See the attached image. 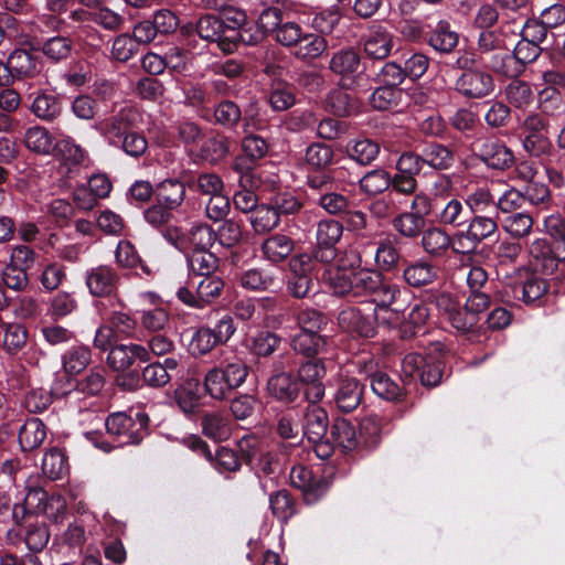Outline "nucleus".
Listing matches in <instances>:
<instances>
[{
  "instance_id": "nucleus-48",
  "label": "nucleus",
  "mask_w": 565,
  "mask_h": 565,
  "mask_svg": "<svg viewBox=\"0 0 565 565\" xmlns=\"http://www.w3.org/2000/svg\"><path fill=\"white\" fill-rule=\"evenodd\" d=\"M498 231V223L494 217L476 214L470 221L467 236L473 243H481L491 237Z\"/></svg>"
},
{
  "instance_id": "nucleus-32",
  "label": "nucleus",
  "mask_w": 565,
  "mask_h": 565,
  "mask_svg": "<svg viewBox=\"0 0 565 565\" xmlns=\"http://www.w3.org/2000/svg\"><path fill=\"white\" fill-rule=\"evenodd\" d=\"M7 61L14 78L34 77L40 73V62L25 50H14Z\"/></svg>"
},
{
  "instance_id": "nucleus-51",
  "label": "nucleus",
  "mask_w": 565,
  "mask_h": 565,
  "mask_svg": "<svg viewBox=\"0 0 565 565\" xmlns=\"http://www.w3.org/2000/svg\"><path fill=\"white\" fill-rule=\"evenodd\" d=\"M402 258V254L390 241H382L379 243L374 260L376 269L382 274L384 271H392L397 268Z\"/></svg>"
},
{
  "instance_id": "nucleus-1",
  "label": "nucleus",
  "mask_w": 565,
  "mask_h": 565,
  "mask_svg": "<svg viewBox=\"0 0 565 565\" xmlns=\"http://www.w3.org/2000/svg\"><path fill=\"white\" fill-rule=\"evenodd\" d=\"M324 282L338 296L356 299L374 296L382 310L401 313L409 303L407 289L386 281L384 275L375 268L364 267L351 276H340L339 271L332 270L324 276Z\"/></svg>"
},
{
  "instance_id": "nucleus-15",
  "label": "nucleus",
  "mask_w": 565,
  "mask_h": 565,
  "mask_svg": "<svg viewBox=\"0 0 565 565\" xmlns=\"http://www.w3.org/2000/svg\"><path fill=\"white\" fill-rule=\"evenodd\" d=\"M137 360L140 362L149 361L148 349L137 343L114 345L107 355V364L114 371H126Z\"/></svg>"
},
{
  "instance_id": "nucleus-24",
  "label": "nucleus",
  "mask_w": 565,
  "mask_h": 565,
  "mask_svg": "<svg viewBox=\"0 0 565 565\" xmlns=\"http://www.w3.org/2000/svg\"><path fill=\"white\" fill-rule=\"evenodd\" d=\"M332 345V339L326 334H321L320 332L298 333L292 339V347L295 351L308 358L327 354Z\"/></svg>"
},
{
  "instance_id": "nucleus-46",
  "label": "nucleus",
  "mask_w": 565,
  "mask_h": 565,
  "mask_svg": "<svg viewBox=\"0 0 565 565\" xmlns=\"http://www.w3.org/2000/svg\"><path fill=\"white\" fill-rule=\"evenodd\" d=\"M392 184L391 174L384 169H374L359 179L360 190L369 195H376L386 191Z\"/></svg>"
},
{
  "instance_id": "nucleus-35",
  "label": "nucleus",
  "mask_w": 565,
  "mask_h": 565,
  "mask_svg": "<svg viewBox=\"0 0 565 565\" xmlns=\"http://www.w3.org/2000/svg\"><path fill=\"white\" fill-rule=\"evenodd\" d=\"M380 149V145L369 138H356L350 140L347 145L349 158L361 166L372 163L379 157Z\"/></svg>"
},
{
  "instance_id": "nucleus-59",
  "label": "nucleus",
  "mask_w": 565,
  "mask_h": 565,
  "mask_svg": "<svg viewBox=\"0 0 565 565\" xmlns=\"http://www.w3.org/2000/svg\"><path fill=\"white\" fill-rule=\"evenodd\" d=\"M269 505L273 514L284 522L289 520L296 512L295 502L285 489L270 494Z\"/></svg>"
},
{
  "instance_id": "nucleus-19",
  "label": "nucleus",
  "mask_w": 565,
  "mask_h": 565,
  "mask_svg": "<svg viewBox=\"0 0 565 565\" xmlns=\"http://www.w3.org/2000/svg\"><path fill=\"white\" fill-rule=\"evenodd\" d=\"M329 427L327 411L319 402H308L302 415L303 435L309 441H317L326 437Z\"/></svg>"
},
{
  "instance_id": "nucleus-62",
  "label": "nucleus",
  "mask_w": 565,
  "mask_h": 565,
  "mask_svg": "<svg viewBox=\"0 0 565 565\" xmlns=\"http://www.w3.org/2000/svg\"><path fill=\"white\" fill-rule=\"evenodd\" d=\"M382 437V420L375 416L370 415L362 419L360 425V444L366 448H372L379 445Z\"/></svg>"
},
{
  "instance_id": "nucleus-42",
  "label": "nucleus",
  "mask_w": 565,
  "mask_h": 565,
  "mask_svg": "<svg viewBox=\"0 0 565 565\" xmlns=\"http://www.w3.org/2000/svg\"><path fill=\"white\" fill-rule=\"evenodd\" d=\"M66 456L58 448H51L44 454L42 472L51 480L63 479L68 473Z\"/></svg>"
},
{
  "instance_id": "nucleus-14",
  "label": "nucleus",
  "mask_w": 565,
  "mask_h": 565,
  "mask_svg": "<svg viewBox=\"0 0 565 565\" xmlns=\"http://www.w3.org/2000/svg\"><path fill=\"white\" fill-rule=\"evenodd\" d=\"M365 54L373 60L386 58L394 46V35L383 25L373 24L362 38Z\"/></svg>"
},
{
  "instance_id": "nucleus-7",
  "label": "nucleus",
  "mask_w": 565,
  "mask_h": 565,
  "mask_svg": "<svg viewBox=\"0 0 565 565\" xmlns=\"http://www.w3.org/2000/svg\"><path fill=\"white\" fill-rule=\"evenodd\" d=\"M327 374L326 364L321 359L309 360L297 370L298 384L302 385L307 402H321L326 394L323 379Z\"/></svg>"
},
{
  "instance_id": "nucleus-45",
  "label": "nucleus",
  "mask_w": 565,
  "mask_h": 565,
  "mask_svg": "<svg viewBox=\"0 0 565 565\" xmlns=\"http://www.w3.org/2000/svg\"><path fill=\"white\" fill-rule=\"evenodd\" d=\"M362 264L363 259L359 250L352 247L344 248L338 256L337 265L324 269L322 280L324 281V276L332 270L339 271L340 276H351L352 273L364 268Z\"/></svg>"
},
{
  "instance_id": "nucleus-52",
  "label": "nucleus",
  "mask_w": 565,
  "mask_h": 565,
  "mask_svg": "<svg viewBox=\"0 0 565 565\" xmlns=\"http://www.w3.org/2000/svg\"><path fill=\"white\" fill-rule=\"evenodd\" d=\"M343 87L333 88L326 99L329 109L341 117L350 116L356 109L355 99Z\"/></svg>"
},
{
  "instance_id": "nucleus-47",
  "label": "nucleus",
  "mask_w": 565,
  "mask_h": 565,
  "mask_svg": "<svg viewBox=\"0 0 565 565\" xmlns=\"http://www.w3.org/2000/svg\"><path fill=\"white\" fill-rule=\"evenodd\" d=\"M370 384L372 391L385 401H397L404 394L402 387L383 372L372 374Z\"/></svg>"
},
{
  "instance_id": "nucleus-37",
  "label": "nucleus",
  "mask_w": 565,
  "mask_h": 565,
  "mask_svg": "<svg viewBox=\"0 0 565 565\" xmlns=\"http://www.w3.org/2000/svg\"><path fill=\"white\" fill-rule=\"evenodd\" d=\"M216 241L215 231L207 224H195L186 232V253L210 250Z\"/></svg>"
},
{
  "instance_id": "nucleus-33",
  "label": "nucleus",
  "mask_w": 565,
  "mask_h": 565,
  "mask_svg": "<svg viewBox=\"0 0 565 565\" xmlns=\"http://www.w3.org/2000/svg\"><path fill=\"white\" fill-rule=\"evenodd\" d=\"M46 438V426L36 417L25 420L19 430V444L24 451L39 448Z\"/></svg>"
},
{
  "instance_id": "nucleus-13",
  "label": "nucleus",
  "mask_w": 565,
  "mask_h": 565,
  "mask_svg": "<svg viewBox=\"0 0 565 565\" xmlns=\"http://www.w3.org/2000/svg\"><path fill=\"white\" fill-rule=\"evenodd\" d=\"M119 275L107 265L92 267L85 273V284L94 297L110 296L117 288Z\"/></svg>"
},
{
  "instance_id": "nucleus-29",
  "label": "nucleus",
  "mask_w": 565,
  "mask_h": 565,
  "mask_svg": "<svg viewBox=\"0 0 565 565\" xmlns=\"http://www.w3.org/2000/svg\"><path fill=\"white\" fill-rule=\"evenodd\" d=\"M459 34L451 29L449 22L439 21L429 32L428 44L438 53L447 54L455 50Z\"/></svg>"
},
{
  "instance_id": "nucleus-55",
  "label": "nucleus",
  "mask_w": 565,
  "mask_h": 565,
  "mask_svg": "<svg viewBox=\"0 0 565 565\" xmlns=\"http://www.w3.org/2000/svg\"><path fill=\"white\" fill-rule=\"evenodd\" d=\"M533 217L525 212L508 215L503 221V230L514 238H523L531 234Z\"/></svg>"
},
{
  "instance_id": "nucleus-39",
  "label": "nucleus",
  "mask_w": 565,
  "mask_h": 565,
  "mask_svg": "<svg viewBox=\"0 0 565 565\" xmlns=\"http://www.w3.org/2000/svg\"><path fill=\"white\" fill-rule=\"evenodd\" d=\"M426 221H423L409 211H404L392 220L394 231L407 239L417 238L423 233Z\"/></svg>"
},
{
  "instance_id": "nucleus-30",
  "label": "nucleus",
  "mask_w": 565,
  "mask_h": 565,
  "mask_svg": "<svg viewBox=\"0 0 565 565\" xmlns=\"http://www.w3.org/2000/svg\"><path fill=\"white\" fill-rule=\"evenodd\" d=\"M202 433L215 441L226 440L231 436V424L228 417L221 412L205 413L201 417Z\"/></svg>"
},
{
  "instance_id": "nucleus-6",
  "label": "nucleus",
  "mask_w": 565,
  "mask_h": 565,
  "mask_svg": "<svg viewBox=\"0 0 565 565\" xmlns=\"http://www.w3.org/2000/svg\"><path fill=\"white\" fill-rule=\"evenodd\" d=\"M522 143L526 152L534 157L550 153L552 143L547 137L548 120L541 114H530L521 125Z\"/></svg>"
},
{
  "instance_id": "nucleus-8",
  "label": "nucleus",
  "mask_w": 565,
  "mask_h": 565,
  "mask_svg": "<svg viewBox=\"0 0 565 565\" xmlns=\"http://www.w3.org/2000/svg\"><path fill=\"white\" fill-rule=\"evenodd\" d=\"M475 156L489 168L503 170L509 168L514 156L510 148L495 138H479L472 143Z\"/></svg>"
},
{
  "instance_id": "nucleus-43",
  "label": "nucleus",
  "mask_w": 565,
  "mask_h": 565,
  "mask_svg": "<svg viewBox=\"0 0 565 565\" xmlns=\"http://www.w3.org/2000/svg\"><path fill=\"white\" fill-rule=\"evenodd\" d=\"M422 154L425 164L435 170H446L455 161L454 152L441 143H429L423 149Z\"/></svg>"
},
{
  "instance_id": "nucleus-9",
  "label": "nucleus",
  "mask_w": 565,
  "mask_h": 565,
  "mask_svg": "<svg viewBox=\"0 0 565 565\" xmlns=\"http://www.w3.org/2000/svg\"><path fill=\"white\" fill-rule=\"evenodd\" d=\"M361 65V56L353 47H345L334 52L329 61V70L340 81L345 88H351L358 79L361 78V73L356 74Z\"/></svg>"
},
{
  "instance_id": "nucleus-28",
  "label": "nucleus",
  "mask_w": 565,
  "mask_h": 565,
  "mask_svg": "<svg viewBox=\"0 0 565 565\" xmlns=\"http://www.w3.org/2000/svg\"><path fill=\"white\" fill-rule=\"evenodd\" d=\"M62 369L65 374L76 376L92 362V350L84 344L68 348L61 356Z\"/></svg>"
},
{
  "instance_id": "nucleus-40",
  "label": "nucleus",
  "mask_w": 565,
  "mask_h": 565,
  "mask_svg": "<svg viewBox=\"0 0 565 565\" xmlns=\"http://www.w3.org/2000/svg\"><path fill=\"white\" fill-rule=\"evenodd\" d=\"M327 47L324 38L303 31L301 40L295 45L294 55L299 60H312L321 56Z\"/></svg>"
},
{
  "instance_id": "nucleus-21",
  "label": "nucleus",
  "mask_w": 565,
  "mask_h": 565,
  "mask_svg": "<svg viewBox=\"0 0 565 565\" xmlns=\"http://www.w3.org/2000/svg\"><path fill=\"white\" fill-rule=\"evenodd\" d=\"M529 255L535 270L543 274H553L558 266L559 258L555 255L551 243L546 238L532 241L529 245Z\"/></svg>"
},
{
  "instance_id": "nucleus-61",
  "label": "nucleus",
  "mask_w": 565,
  "mask_h": 565,
  "mask_svg": "<svg viewBox=\"0 0 565 565\" xmlns=\"http://www.w3.org/2000/svg\"><path fill=\"white\" fill-rule=\"evenodd\" d=\"M218 344L212 328L204 326L193 333L190 341V351L193 355H205Z\"/></svg>"
},
{
  "instance_id": "nucleus-25",
  "label": "nucleus",
  "mask_w": 565,
  "mask_h": 565,
  "mask_svg": "<svg viewBox=\"0 0 565 565\" xmlns=\"http://www.w3.org/2000/svg\"><path fill=\"white\" fill-rule=\"evenodd\" d=\"M420 236V246L431 258L445 256L452 245L451 236L443 227L424 228Z\"/></svg>"
},
{
  "instance_id": "nucleus-57",
  "label": "nucleus",
  "mask_w": 565,
  "mask_h": 565,
  "mask_svg": "<svg viewBox=\"0 0 565 565\" xmlns=\"http://www.w3.org/2000/svg\"><path fill=\"white\" fill-rule=\"evenodd\" d=\"M505 97L516 108H526L534 100L531 86L523 81H512L505 87Z\"/></svg>"
},
{
  "instance_id": "nucleus-5",
  "label": "nucleus",
  "mask_w": 565,
  "mask_h": 565,
  "mask_svg": "<svg viewBox=\"0 0 565 565\" xmlns=\"http://www.w3.org/2000/svg\"><path fill=\"white\" fill-rule=\"evenodd\" d=\"M225 282L216 275L205 276L195 285V290L190 287H180L177 291L178 299L184 305L203 309L217 301L221 297Z\"/></svg>"
},
{
  "instance_id": "nucleus-18",
  "label": "nucleus",
  "mask_w": 565,
  "mask_h": 565,
  "mask_svg": "<svg viewBox=\"0 0 565 565\" xmlns=\"http://www.w3.org/2000/svg\"><path fill=\"white\" fill-rule=\"evenodd\" d=\"M339 327L353 335L371 338L375 333L374 322L358 307H347L338 315Z\"/></svg>"
},
{
  "instance_id": "nucleus-10",
  "label": "nucleus",
  "mask_w": 565,
  "mask_h": 565,
  "mask_svg": "<svg viewBox=\"0 0 565 565\" xmlns=\"http://www.w3.org/2000/svg\"><path fill=\"white\" fill-rule=\"evenodd\" d=\"M494 87L492 75L482 70L462 72L456 81L457 92L469 99L484 98Z\"/></svg>"
},
{
  "instance_id": "nucleus-56",
  "label": "nucleus",
  "mask_w": 565,
  "mask_h": 565,
  "mask_svg": "<svg viewBox=\"0 0 565 565\" xmlns=\"http://www.w3.org/2000/svg\"><path fill=\"white\" fill-rule=\"evenodd\" d=\"M196 382H186L174 391V401L179 408L185 414H193L200 403Z\"/></svg>"
},
{
  "instance_id": "nucleus-17",
  "label": "nucleus",
  "mask_w": 565,
  "mask_h": 565,
  "mask_svg": "<svg viewBox=\"0 0 565 565\" xmlns=\"http://www.w3.org/2000/svg\"><path fill=\"white\" fill-rule=\"evenodd\" d=\"M290 484L299 489L307 502L312 503L321 497L327 484L320 478L313 476L312 471L302 465H296L289 472Z\"/></svg>"
},
{
  "instance_id": "nucleus-4",
  "label": "nucleus",
  "mask_w": 565,
  "mask_h": 565,
  "mask_svg": "<svg viewBox=\"0 0 565 565\" xmlns=\"http://www.w3.org/2000/svg\"><path fill=\"white\" fill-rule=\"evenodd\" d=\"M402 373L405 377H418L424 386H436L443 377L441 363L433 354L409 353L402 361Z\"/></svg>"
},
{
  "instance_id": "nucleus-50",
  "label": "nucleus",
  "mask_w": 565,
  "mask_h": 565,
  "mask_svg": "<svg viewBox=\"0 0 565 565\" xmlns=\"http://www.w3.org/2000/svg\"><path fill=\"white\" fill-rule=\"evenodd\" d=\"M239 281L243 288L255 291L270 290L277 285V279L271 273L256 268L243 273Z\"/></svg>"
},
{
  "instance_id": "nucleus-22",
  "label": "nucleus",
  "mask_w": 565,
  "mask_h": 565,
  "mask_svg": "<svg viewBox=\"0 0 565 565\" xmlns=\"http://www.w3.org/2000/svg\"><path fill=\"white\" fill-rule=\"evenodd\" d=\"M363 386L355 379H344L338 384L333 395L337 408L343 413L353 412L362 401Z\"/></svg>"
},
{
  "instance_id": "nucleus-36",
  "label": "nucleus",
  "mask_w": 565,
  "mask_h": 565,
  "mask_svg": "<svg viewBox=\"0 0 565 565\" xmlns=\"http://www.w3.org/2000/svg\"><path fill=\"white\" fill-rule=\"evenodd\" d=\"M435 217L441 225L460 227L469 221V212L460 200L451 199L436 212Z\"/></svg>"
},
{
  "instance_id": "nucleus-11",
  "label": "nucleus",
  "mask_w": 565,
  "mask_h": 565,
  "mask_svg": "<svg viewBox=\"0 0 565 565\" xmlns=\"http://www.w3.org/2000/svg\"><path fill=\"white\" fill-rule=\"evenodd\" d=\"M138 118L139 114L136 109L125 107L117 114L100 121L98 130L114 146L125 135L135 129Z\"/></svg>"
},
{
  "instance_id": "nucleus-27",
  "label": "nucleus",
  "mask_w": 565,
  "mask_h": 565,
  "mask_svg": "<svg viewBox=\"0 0 565 565\" xmlns=\"http://www.w3.org/2000/svg\"><path fill=\"white\" fill-rule=\"evenodd\" d=\"M332 443L343 452L354 450L360 445L356 427L348 419L337 418L330 428Z\"/></svg>"
},
{
  "instance_id": "nucleus-3",
  "label": "nucleus",
  "mask_w": 565,
  "mask_h": 565,
  "mask_svg": "<svg viewBox=\"0 0 565 565\" xmlns=\"http://www.w3.org/2000/svg\"><path fill=\"white\" fill-rule=\"evenodd\" d=\"M149 417L146 413H136L135 416L122 412L113 413L105 419L107 434L114 438L118 446L138 445L148 431Z\"/></svg>"
},
{
  "instance_id": "nucleus-2",
  "label": "nucleus",
  "mask_w": 565,
  "mask_h": 565,
  "mask_svg": "<svg viewBox=\"0 0 565 565\" xmlns=\"http://www.w3.org/2000/svg\"><path fill=\"white\" fill-rule=\"evenodd\" d=\"M247 376V364L241 358L232 356L206 372L203 379L204 390L213 399L222 401L242 386Z\"/></svg>"
},
{
  "instance_id": "nucleus-63",
  "label": "nucleus",
  "mask_w": 565,
  "mask_h": 565,
  "mask_svg": "<svg viewBox=\"0 0 565 565\" xmlns=\"http://www.w3.org/2000/svg\"><path fill=\"white\" fill-rule=\"evenodd\" d=\"M292 86L286 83H274L269 94V104L276 111H284L295 105Z\"/></svg>"
},
{
  "instance_id": "nucleus-64",
  "label": "nucleus",
  "mask_w": 565,
  "mask_h": 565,
  "mask_svg": "<svg viewBox=\"0 0 565 565\" xmlns=\"http://www.w3.org/2000/svg\"><path fill=\"white\" fill-rule=\"evenodd\" d=\"M114 146L119 147L132 158H140L148 150V140L142 132L132 129Z\"/></svg>"
},
{
  "instance_id": "nucleus-12",
  "label": "nucleus",
  "mask_w": 565,
  "mask_h": 565,
  "mask_svg": "<svg viewBox=\"0 0 565 565\" xmlns=\"http://www.w3.org/2000/svg\"><path fill=\"white\" fill-rule=\"evenodd\" d=\"M438 279V268L426 258L404 263L402 280L411 288L422 289L434 285Z\"/></svg>"
},
{
  "instance_id": "nucleus-31",
  "label": "nucleus",
  "mask_w": 565,
  "mask_h": 565,
  "mask_svg": "<svg viewBox=\"0 0 565 565\" xmlns=\"http://www.w3.org/2000/svg\"><path fill=\"white\" fill-rule=\"evenodd\" d=\"M156 198L158 203L173 211L184 201L185 186L183 182L178 179H166L157 184Z\"/></svg>"
},
{
  "instance_id": "nucleus-58",
  "label": "nucleus",
  "mask_w": 565,
  "mask_h": 565,
  "mask_svg": "<svg viewBox=\"0 0 565 565\" xmlns=\"http://www.w3.org/2000/svg\"><path fill=\"white\" fill-rule=\"evenodd\" d=\"M216 124L227 129H234L242 119L239 106L232 100H222L214 108Z\"/></svg>"
},
{
  "instance_id": "nucleus-41",
  "label": "nucleus",
  "mask_w": 565,
  "mask_h": 565,
  "mask_svg": "<svg viewBox=\"0 0 565 565\" xmlns=\"http://www.w3.org/2000/svg\"><path fill=\"white\" fill-rule=\"evenodd\" d=\"M30 110L39 119L52 121L61 114V104L56 96L41 92L34 96Z\"/></svg>"
},
{
  "instance_id": "nucleus-20",
  "label": "nucleus",
  "mask_w": 565,
  "mask_h": 565,
  "mask_svg": "<svg viewBox=\"0 0 565 565\" xmlns=\"http://www.w3.org/2000/svg\"><path fill=\"white\" fill-rule=\"evenodd\" d=\"M233 168L239 173V183L243 186V190L237 191L234 194V205L244 213H252L259 206L257 205V196L252 191L253 188H257L259 185V180L255 178L253 171H243L241 160H235Z\"/></svg>"
},
{
  "instance_id": "nucleus-34",
  "label": "nucleus",
  "mask_w": 565,
  "mask_h": 565,
  "mask_svg": "<svg viewBox=\"0 0 565 565\" xmlns=\"http://www.w3.org/2000/svg\"><path fill=\"white\" fill-rule=\"evenodd\" d=\"M263 256L271 263L285 260L294 250V241L285 234H274L262 244Z\"/></svg>"
},
{
  "instance_id": "nucleus-26",
  "label": "nucleus",
  "mask_w": 565,
  "mask_h": 565,
  "mask_svg": "<svg viewBox=\"0 0 565 565\" xmlns=\"http://www.w3.org/2000/svg\"><path fill=\"white\" fill-rule=\"evenodd\" d=\"M179 364L180 358L173 355L166 358L163 363H150L142 371V380L151 387H162L171 380L169 372L175 371Z\"/></svg>"
},
{
  "instance_id": "nucleus-16",
  "label": "nucleus",
  "mask_w": 565,
  "mask_h": 565,
  "mask_svg": "<svg viewBox=\"0 0 565 565\" xmlns=\"http://www.w3.org/2000/svg\"><path fill=\"white\" fill-rule=\"evenodd\" d=\"M267 394L281 404H292L299 396L297 379L289 372H278L267 380Z\"/></svg>"
},
{
  "instance_id": "nucleus-44",
  "label": "nucleus",
  "mask_w": 565,
  "mask_h": 565,
  "mask_svg": "<svg viewBox=\"0 0 565 565\" xmlns=\"http://www.w3.org/2000/svg\"><path fill=\"white\" fill-rule=\"evenodd\" d=\"M487 66L494 73L509 78H516L523 74L513 53L504 51L491 53Z\"/></svg>"
},
{
  "instance_id": "nucleus-38",
  "label": "nucleus",
  "mask_w": 565,
  "mask_h": 565,
  "mask_svg": "<svg viewBox=\"0 0 565 565\" xmlns=\"http://www.w3.org/2000/svg\"><path fill=\"white\" fill-rule=\"evenodd\" d=\"M185 254L190 273L198 277L211 276L217 269L218 259L210 250H195Z\"/></svg>"
},
{
  "instance_id": "nucleus-60",
  "label": "nucleus",
  "mask_w": 565,
  "mask_h": 565,
  "mask_svg": "<svg viewBox=\"0 0 565 565\" xmlns=\"http://www.w3.org/2000/svg\"><path fill=\"white\" fill-rule=\"evenodd\" d=\"M72 51L73 42L68 38L62 35L52 36L42 45L43 54L54 62L67 58Z\"/></svg>"
},
{
  "instance_id": "nucleus-23",
  "label": "nucleus",
  "mask_w": 565,
  "mask_h": 565,
  "mask_svg": "<svg viewBox=\"0 0 565 565\" xmlns=\"http://www.w3.org/2000/svg\"><path fill=\"white\" fill-rule=\"evenodd\" d=\"M111 190V183L105 174H94L88 180V191L77 190L75 201L85 210L93 209L98 199L106 198Z\"/></svg>"
},
{
  "instance_id": "nucleus-54",
  "label": "nucleus",
  "mask_w": 565,
  "mask_h": 565,
  "mask_svg": "<svg viewBox=\"0 0 565 565\" xmlns=\"http://www.w3.org/2000/svg\"><path fill=\"white\" fill-rule=\"evenodd\" d=\"M24 145L31 151L47 154L52 149V137L44 127L33 126L24 132Z\"/></svg>"
},
{
  "instance_id": "nucleus-53",
  "label": "nucleus",
  "mask_w": 565,
  "mask_h": 565,
  "mask_svg": "<svg viewBox=\"0 0 565 565\" xmlns=\"http://www.w3.org/2000/svg\"><path fill=\"white\" fill-rule=\"evenodd\" d=\"M343 225L337 220H321L316 230L317 244L319 246H335L343 235Z\"/></svg>"
},
{
  "instance_id": "nucleus-49",
  "label": "nucleus",
  "mask_w": 565,
  "mask_h": 565,
  "mask_svg": "<svg viewBox=\"0 0 565 565\" xmlns=\"http://www.w3.org/2000/svg\"><path fill=\"white\" fill-rule=\"evenodd\" d=\"M279 221L280 218L276 210L273 209L271 205L266 204L256 207L249 216L250 225L257 234H265L273 231L278 226Z\"/></svg>"
}]
</instances>
